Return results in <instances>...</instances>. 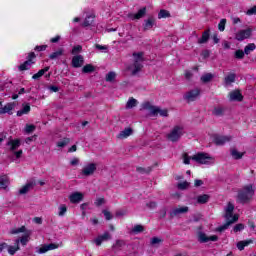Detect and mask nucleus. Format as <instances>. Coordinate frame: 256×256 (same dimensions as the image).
<instances>
[{
    "label": "nucleus",
    "instance_id": "f257e3e1",
    "mask_svg": "<svg viewBox=\"0 0 256 256\" xmlns=\"http://www.w3.org/2000/svg\"><path fill=\"white\" fill-rule=\"evenodd\" d=\"M224 211V219L226 220V223L217 228V231H219L220 233L225 231L226 229H229V227H231L233 223H237L239 221V215H233V211H235V205H233V203L229 202L225 207Z\"/></svg>",
    "mask_w": 256,
    "mask_h": 256
},
{
    "label": "nucleus",
    "instance_id": "f03ea898",
    "mask_svg": "<svg viewBox=\"0 0 256 256\" xmlns=\"http://www.w3.org/2000/svg\"><path fill=\"white\" fill-rule=\"evenodd\" d=\"M132 57L133 63L128 66V71L131 72V75H137L143 69V61H145L143 52L133 53Z\"/></svg>",
    "mask_w": 256,
    "mask_h": 256
},
{
    "label": "nucleus",
    "instance_id": "7ed1b4c3",
    "mask_svg": "<svg viewBox=\"0 0 256 256\" xmlns=\"http://www.w3.org/2000/svg\"><path fill=\"white\" fill-rule=\"evenodd\" d=\"M253 195H255L253 185H246L238 192L237 201L242 204L249 203L253 199Z\"/></svg>",
    "mask_w": 256,
    "mask_h": 256
},
{
    "label": "nucleus",
    "instance_id": "20e7f679",
    "mask_svg": "<svg viewBox=\"0 0 256 256\" xmlns=\"http://www.w3.org/2000/svg\"><path fill=\"white\" fill-rule=\"evenodd\" d=\"M183 135H185V127L176 125L166 135V139L171 143H177Z\"/></svg>",
    "mask_w": 256,
    "mask_h": 256
},
{
    "label": "nucleus",
    "instance_id": "39448f33",
    "mask_svg": "<svg viewBox=\"0 0 256 256\" xmlns=\"http://www.w3.org/2000/svg\"><path fill=\"white\" fill-rule=\"evenodd\" d=\"M192 161H195L199 165H214L215 158L205 152H199L192 156Z\"/></svg>",
    "mask_w": 256,
    "mask_h": 256
},
{
    "label": "nucleus",
    "instance_id": "423d86ee",
    "mask_svg": "<svg viewBox=\"0 0 256 256\" xmlns=\"http://www.w3.org/2000/svg\"><path fill=\"white\" fill-rule=\"evenodd\" d=\"M95 171H97V164L88 163L81 169V175L83 177H91V175H95Z\"/></svg>",
    "mask_w": 256,
    "mask_h": 256
},
{
    "label": "nucleus",
    "instance_id": "0eeeda50",
    "mask_svg": "<svg viewBox=\"0 0 256 256\" xmlns=\"http://www.w3.org/2000/svg\"><path fill=\"white\" fill-rule=\"evenodd\" d=\"M199 95H201V89L194 88V89L186 92V94L184 95V99L188 102L196 101V99L199 97Z\"/></svg>",
    "mask_w": 256,
    "mask_h": 256
},
{
    "label": "nucleus",
    "instance_id": "6e6552de",
    "mask_svg": "<svg viewBox=\"0 0 256 256\" xmlns=\"http://www.w3.org/2000/svg\"><path fill=\"white\" fill-rule=\"evenodd\" d=\"M54 249H59V245L55 243L45 244L41 247H37L36 253L43 255V253H47V251H53Z\"/></svg>",
    "mask_w": 256,
    "mask_h": 256
},
{
    "label": "nucleus",
    "instance_id": "1a4fd4ad",
    "mask_svg": "<svg viewBox=\"0 0 256 256\" xmlns=\"http://www.w3.org/2000/svg\"><path fill=\"white\" fill-rule=\"evenodd\" d=\"M251 33H253V30L251 28H248L246 30H240L236 33L235 39L237 41H244V39H249V37H251Z\"/></svg>",
    "mask_w": 256,
    "mask_h": 256
},
{
    "label": "nucleus",
    "instance_id": "9d476101",
    "mask_svg": "<svg viewBox=\"0 0 256 256\" xmlns=\"http://www.w3.org/2000/svg\"><path fill=\"white\" fill-rule=\"evenodd\" d=\"M218 239H219V237H217V235L207 236V234H205L203 232L198 233L199 243H209V241H217Z\"/></svg>",
    "mask_w": 256,
    "mask_h": 256
},
{
    "label": "nucleus",
    "instance_id": "9b49d317",
    "mask_svg": "<svg viewBox=\"0 0 256 256\" xmlns=\"http://www.w3.org/2000/svg\"><path fill=\"white\" fill-rule=\"evenodd\" d=\"M185 213H189V207H176L170 212V217H179V215H185Z\"/></svg>",
    "mask_w": 256,
    "mask_h": 256
},
{
    "label": "nucleus",
    "instance_id": "f8f14e48",
    "mask_svg": "<svg viewBox=\"0 0 256 256\" xmlns=\"http://www.w3.org/2000/svg\"><path fill=\"white\" fill-rule=\"evenodd\" d=\"M145 15H147V8L143 7L140 10H138L137 13H131L128 15L129 19H132V21H136L139 19H143V17H145Z\"/></svg>",
    "mask_w": 256,
    "mask_h": 256
},
{
    "label": "nucleus",
    "instance_id": "ddd939ff",
    "mask_svg": "<svg viewBox=\"0 0 256 256\" xmlns=\"http://www.w3.org/2000/svg\"><path fill=\"white\" fill-rule=\"evenodd\" d=\"M111 239V234L109 232H105L104 234L98 236L95 240L94 243L97 245V247L101 246V243L103 241H109Z\"/></svg>",
    "mask_w": 256,
    "mask_h": 256
},
{
    "label": "nucleus",
    "instance_id": "4468645a",
    "mask_svg": "<svg viewBox=\"0 0 256 256\" xmlns=\"http://www.w3.org/2000/svg\"><path fill=\"white\" fill-rule=\"evenodd\" d=\"M215 145H225L231 141V136H216L213 139Z\"/></svg>",
    "mask_w": 256,
    "mask_h": 256
},
{
    "label": "nucleus",
    "instance_id": "2eb2a0df",
    "mask_svg": "<svg viewBox=\"0 0 256 256\" xmlns=\"http://www.w3.org/2000/svg\"><path fill=\"white\" fill-rule=\"evenodd\" d=\"M70 203H81L83 201V193L74 192L69 196Z\"/></svg>",
    "mask_w": 256,
    "mask_h": 256
},
{
    "label": "nucleus",
    "instance_id": "dca6fc26",
    "mask_svg": "<svg viewBox=\"0 0 256 256\" xmlns=\"http://www.w3.org/2000/svg\"><path fill=\"white\" fill-rule=\"evenodd\" d=\"M37 185V183H35V181H30L28 182L26 185H24L20 190H19V194L20 195H27L28 191H31V189H33V187H35Z\"/></svg>",
    "mask_w": 256,
    "mask_h": 256
},
{
    "label": "nucleus",
    "instance_id": "f3484780",
    "mask_svg": "<svg viewBox=\"0 0 256 256\" xmlns=\"http://www.w3.org/2000/svg\"><path fill=\"white\" fill-rule=\"evenodd\" d=\"M13 109H15V103H7L4 107H0V115H5V113H8V115H12L13 112H11Z\"/></svg>",
    "mask_w": 256,
    "mask_h": 256
},
{
    "label": "nucleus",
    "instance_id": "a211bd4d",
    "mask_svg": "<svg viewBox=\"0 0 256 256\" xmlns=\"http://www.w3.org/2000/svg\"><path fill=\"white\" fill-rule=\"evenodd\" d=\"M229 99L230 101H243V94L239 90H234L230 92Z\"/></svg>",
    "mask_w": 256,
    "mask_h": 256
},
{
    "label": "nucleus",
    "instance_id": "6ab92c4d",
    "mask_svg": "<svg viewBox=\"0 0 256 256\" xmlns=\"http://www.w3.org/2000/svg\"><path fill=\"white\" fill-rule=\"evenodd\" d=\"M84 59L82 55H76L72 58V66L76 69L79 67H83Z\"/></svg>",
    "mask_w": 256,
    "mask_h": 256
},
{
    "label": "nucleus",
    "instance_id": "aec40b11",
    "mask_svg": "<svg viewBox=\"0 0 256 256\" xmlns=\"http://www.w3.org/2000/svg\"><path fill=\"white\" fill-rule=\"evenodd\" d=\"M131 135H133V129L125 128L117 135V139H127V137H131Z\"/></svg>",
    "mask_w": 256,
    "mask_h": 256
},
{
    "label": "nucleus",
    "instance_id": "412c9836",
    "mask_svg": "<svg viewBox=\"0 0 256 256\" xmlns=\"http://www.w3.org/2000/svg\"><path fill=\"white\" fill-rule=\"evenodd\" d=\"M7 146L10 147V151H17V148L21 147V140H10L7 142Z\"/></svg>",
    "mask_w": 256,
    "mask_h": 256
},
{
    "label": "nucleus",
    "instance_id": "4be33fe9",
    "mask_svg": "<svg viewBox=\"0 0 256 256\" xmlns=\"http://www.w3.org/2000/svg\"><path fill=\"white\" fill-rule=\"evenodd\" d=\"M158 115H160V117H169V110L161 109L159 106H156L153 117H157Z\"/></svg>",
    "mask_w": 256,
    "mask_h": 256
},
{
    "label": "nucleus",
    "instance_id": "5701e85b",
    "mask_svg": "<svg viewBox=\"0 0 256 256\" xmlns=\"http://www.w3.org/2000/svg\"><path fill=\"white\" fill-rule=\"evenodd\" d=\"M157 108V106H153L151 105L149 102H145L144 104H142V109L144 111H149V115L151 117H153V115L155 114V109Z\"/></svg>",
    "mask_w": 256,
    "mask_h": 256
},
{
    "label": "nucleus",
    "instance_id": "b1692460",
    "mask_svg": "<svg viewBox=\"0 0 256 256\" xmlns=\"http://www.w3.org/2000/svg\"><path fill=\"white\" fill-rule=\"evenodd\" d=\"M31 111V106L29 104H23L22 109L17 111V117H23V115H28Z\"/></svg>",
    "mask_w": 256,
    "mask_h": 256
},
{
    "label": "nucleus",
    "instance_id": "393cba45",
    "mask_svg": "<svg viewBox=\"0 0 256 256\" xmlns=\"http://www.w3.org/2000/svg\"><path fill=\"white\" fill-rule=\"evenodd\" d=\"M155 25V18L150 17L147 20L144 21L143 27L144 31H149V29H153V26Z\"/></svg>",
    "mask_w": 256,
    "mask_h": 256
},
{
    "label": "nucleus",
    "instance_id": "a878e982",
    "mask_svg": "<svg viewBox=\"0 0 256 256\" xmlns=\"http://www.w3.org/2000/svg\"><path fill=\"white\" fill-rule=\"evenodd\" d=\"M210 33H211V30L209 29L202 33V37L198 39L199 45H203L207 43V41H209Z\"/></svg>",
    "mask_w": 256,
    "mask_h": 256
},
{
    "label": "nucleus",
    "instance_id": "bb28decb",
    "mask_svg": "<svg viewBox=\"0 0 256 256\" xmlns=\"http://www.w3.org/2000/svg\"><path fill=\"white\" fill-rule=\"evenodd\" d=\"M16 246H9L7 245L6 249H8V253L9 255H15V253H17V251H19V239L16 240L15 242Z\"/></svg>",
    "mask_w": 256,
    "mask_h": 256
},
{
    "label": "nucleus",
    "instance_id": "cd10ccee",
    "mask_svg": "<svg viewBox=\"0 0 256 256\" xmlns=\"http://www.w3.org/2000/svg\"><path fill=\"white\" fill-rule=\"evenodd\" d=\"M251 243H253V240H243L239 241L236 246L239 251H243V249H245V247H249Z\"/></svg>",
    "mask_w": 256,
    "mask_h": 256
},
{
    "label": "nucleus",
    "instance_id": "c85d7f7f",
    "mask_svg": "<svg viewBox=\"0 0 256 256\" xmlns=\"http://www.w3.org/2000/svg\"><path fill=\"white\" fill-rule=\"evenodd\" d=\"M9 187V177L7 175L0 176V189H7Z\"/></svg>",
    "mask_w": 256,
    "mask_h": 256
},
{
    "label": "nucleus",
    "instance_id": "c756f323",
    "mask_svg": "<svg viewBox=\"0 0 256 256\" xmlns=\"http://www.w3.org/2000/svg\"><path fill=\"white\" fill-rule=\"evenodd\" d=\"M237 78V75L235 73H230L224 78L225 85H231L232 83H235V79Z\"/></svg>",
    "mask_w": 256,
    "mask_h": 256
},
{
    "label": "nucleus",
    "instance_id": "7c9ffc66",
    "mask_svg": "<svg viewBox=\"0 0 256 256\" xmlns=\"http://www.w3.org/2000/svg\"><path fill=\"white\" fill-rule=\"evenodd\" d=\"M31 65H33V61L26 60L23 64H21L18 69L19 71H29L31 69Z\"/></svg>",
    "mask_w": 256,
    "mask_h": 256
},
{
    "label": "nucleus",
    "instance_id": "2f4dec72",
    "mask_svg": "<svg viewBox=\"0 0 256 256\" xmlns=\"http://www.w3.org/2000/svg\"><path fill=\"white\" fill-rule=\"evenodd\" d=\"M63 53H64L63 48H59L57 51L49 55V59H51L52 61L55 59H59V57H62Z\"/></svg>",
    "mask_w": 256,
    "mask_h": 256
},
{
    "label": "nucleus",
    "instance_id": "473e14b6",
    "mask_svg": "<svg viewBox=\"0 0 256 256\" xmlns=\"http://www.w3.org/2000/svg\"><path fill=\"white\" fill-rule=\"evenodd\" d=\"M47 71H49V66L45 67L44 69L39 70L38 73H36L32 76V79H34V80L41 79V77H43L45 75V73H47Z\"/></svg>",
    "mask_w": 256,
    "mask_h": 256
},
{
    "label": "nucleus",
    "instance_id": "72a5a7b5",
    "mask_svg": "<svg viewBox=\"0 0 256 256\" xmlns=\"http://www.w3.org/2000/svg\"><path fill=\"white\" fill-rule=\"evenodd\" d=\"M213 77L215 76L212 73H206L201 76L200 81H202V83H209L213 80Z\"/></svg>",
    "mask_w": 256,
    "mask_h": 256
},
{
    "label": "nucleus",
    "instance_id": "f704fd0d",
    "mask_svg": "<svg viewBox=\"0 0 256 256\" xmlns=\"http://www.w3.org/2000/svg\"><path fill=\"white\" fill-rule=\"evenodd\" d=\"M143 231H145V227L141 224L135 225L131 230L134 235H139V233H143Z\"/></svg>",
    "mask_w": 256,
    "mask_h": 256
},
{
    "label": "nucleus",
    "instance_id": "c9c22d12",
    "mask_svg": "<svg viewBox=\"0 0 256 256\" xmlns=\"http://www.w3.org/2000/svg\"><path fill=\"white\" fill-rule=\"evenodd\" d=\"M209 201V195L203 194L197 197V203H200L201 205H205V203H208Z\"/></svg>",
    "mask_w": 256,
    "mask_h": 256
},
{
    "label": "nucleus",
    "instance_id": "e433bc0d",
    "mask_svg": "<svg viewBox=\"0 0 256 256\" xmlns=\"http://www.w3.org/2000/svg\"><path fill=\"white\" fill-rule=\"evenodd\" d=\"M255 49H256L255 43H250L245 46L244 53H245V55H249L251 53V51H255Z\"/></svg>",
    "mask_w": 256,
    "mask_h": 256
},
{
    "label": "nucleus",
    "instance_id": "4c0bfd02",
    "mask_svg": "<svg viewBox=\"0 0 256 256\" xmlns=\"http://www.w3.org/2000/svg\"><path fill=\"white\" fill-rule=\"evenodd\" d=\"M133 107H137V99L129 98L126 103V109H133Z\"/></svg>",
    "mask_w": 256,
    "mask_h": 256
},
{
    "label": "nucleus",
    "instance_id": "58836bf2",
    "mask_svg": "<svg viewBox=\"0 0 256 256\" xmlns=\"http://www.w3.org/2000/svg\"><path fill=\"white\" fill-rule=\"evenodd\" d=\"M31 236V231L26 232V234L24 236H22V238L19 240V243H21V245H27V243H29V237Z\"/></svg>",
    "mask_w": 256,
    "mask_h": 256
},
{
    "label": "nucleus",
    "instance_id": "ea45409f",
    "mask_svg": "<svg viewBox=\"0 0 256 256\" xmlns=\"http://www.w3.org/2000/svg\"><path fill=\"white\" fill-rule=\"evenodd\" d=\"M69 143H71V139L69 138H63L62 140L57 142V147H67V145H69Z\"/></svg>",
    "mask_w": 256,
    "mask_h": 256
},
{
    "label": "nucleus",
    "instance_id": "a19ab883",
    "mask_svg": "<svg viewBox=\"0 0 256 256\" xmlns=\"http://www.w3.org/2000/svg\"><path fill=\"white\" fill-rule=\"evenodd\" d=\"M191 185V183L184 181V182H180L177 184L178 189H180V191H185V189H189V186Z\"/></svg>",
    "mask_w": 256,
    "mask_h": 256
},
{
    "label": "nucleus",
    "instance_id": "79ce46f5",
    "mask_svg": "<svg viewBox=\"0 0 256 256\" xmlns=\"http://www.w3.org/2000/svg\"><path fill=\"white\" fill-rule=\"evenodd\" d=\"M93 19L94 17L89 15L85 18L84 22H83V27H89L90 25H93Z\"/></svg>",
    "mask_w": 256,
    "mask_h": 256
},
{
    "label": "nucleus",
    "instance_id": "37998d69",
    "mask_svg": "<svg viewBox=\"0 0 256 256\" xmlns=\"http://www.w3.org/2000/svg\"><path fill=\"white\" fill-rule=\"evenodd\" d=\"M167 17H171V14L167 10H160L158 13V19H167Z\"/></svg>",
    "mask_w": 256,
    "mask_h": 256
},
{
    "label": "nucleus",
    "instance_id": "c03bdc74",
    "mask_svg": "<svg viewBox=\"0 0 256 256\" xmlns=\"http://www.w3.org/2000/svg\"><path fill=\"white\" fill-rule=\"evenodd\" d=\"M93 71H95V67H93L91 64L85 65L82 68V73H93Z\"/></svg>",
    "mask_w": 256,
    "mask_h": 256
},
{
    "label": "nucleus",
    "instance_id": "a18cd8bd",
    "mask_svg": "<svg viewBox=\"0 0 256 256\" xmlns=\"http://www.w3.org/2000/svg\"><path fill=\"white\" fill-rule=\"evenodd\" d=\"M231 155H232L233 159H242V157H243V153L237 151L236 149H233L231 151Z\"/></svg>",
    "mask_w": 256,
    "mask_h": 256
},
{
    "label": "nucleus",
    "instance_id": "49530a36",
    "mask_svg": "<svg viewBox=\"0 0 256 256\" xmlns=\"http://www.w3.org/2000/svg\"><path fill=\"white\" fill-rule=\"evenodd\" d=\"M117 77V74L115 72H109L107 75H106V81L108 83H111V81H115V78Z\"/></svg>",
    "mask_w": 256,
    "mask_h": 256
},
{
    "label": "nucleus",
    "instance_id": "de8ad7c7",
    "mask_svg": "<svg viewBox=\"0 0 256 256\" xmlns=\"http://www.w3.org/2000/svg\"><path fill=\"white\" fill-rule=\"evenodd\" d=\"M11 235H17L19 233H25V226H22L20 228H14L10 231Z\"/></svg>",
    "mask_w": 256,
    "mask_h": 256
},
{
    "label": "nucleus",
    "instance_id": "09e8293b",
    "mask_svg": "<svg viewBox=\"0 0 256 256\" xmlns=\"http://www.w3.org/2000/svg\"><path fill=\"white\" fill-rule=\"evenodd\" d=\"M225 25H227V19L223 18L218 24L219 31H225Z\"/></svg>",
    "mask_w": 256,
    "mask_h": 256
},
{
    "label": "nucleus",
    "instance_id": "8fccbe9b",
    "mask_svg": "<svg viewBox=\"0 0 256 256\" xmlns=\"http://www.w3.org/2000/svg\"><path fill=\"white\" fill-rule=\"evenodd\" d=\"M67 213V206H65L64 204L59 206V217H63V215H65Z\"/></svg>",
    "mask_w": 256,
    "mask_h": 256
},
{
    "label": "nucleus",
    "instance_id": "3c124183",
    "mask_svg": "<svg viewBox=\"0 0 256 256\" xmlns=\"http://www.w3.org/2000/svg\"><path fill=\"white\" fill-rule=\"evenodd\" d=\"M81 51H83V46L77 45L72 48L71 53L72 55H77V53H81Z\"/></svg>",
    "mask_w": 256,
    "mask_h": 256
},
{
    "label": "nucleus",
    "instance_id": "603ef678",
    "mask_svg": "<svg viewBox=\"0 0 256 256\" xmlns=\"http://www.w3.org/2000/svg\"><path fill=\"white\" fill-rule=\"evenodd\" d=\"M234 57L236 59H243L245 57V51L243 52V50H236Z\"/></svg>",
    "mask_w": 256,
    "mask_h": 256
},
{
    "label": "nucleus",
    "instance_id": "864d4df0",
    "mask_svg": "<svg viewBox=\"0 0 256 256\" xmlns=\"http://www.w3.org/2000/svg\"><path fill=\"white\" fill-rule=\"evenodd\" d=\"M191 159H193V156H189L188 154H183V163L184 165H190Z\"/></svg>",
    "mask_w": 256,
    "mask_h": 256
},
{
    "label": "nucleus",
    "instance_id": "5fc2aeb1",
    "mask_svg": "<svg viewBox=\"0 0 256 256\" xmlns=\"http://www.w3.org/2000/svg\"><path fill=\"white\" fill-rule=\"evenodd\" d=\"M96 207H101V205H105V198H97L94 202Z\"/></svg>",
    "mask_w": 256,
    "mask_h": 256
},
{
    "label": "nucleus",
    "instance_id": "6e6d98bb",
    "mask_svg": "<svg viewBox=\"0 0 256 256\" xmlns=\"http://www.w3.org/2000/svg\"><path fill=\"white\" fill-rule=\"evenodd\" d=\"M136 171L138 173H149L151 171V167H148V168H143V167H138L136 168Z\"/></svg>",
    "mask_w": 256,
    "mask_h": 256
},
{
    "label": "nucleus",
    "instance_id": "4d7b16f0",
    "mask_svg": "<svg viewBox=\"0 0 256 256\" xmlns=\"http://www.w3.org/2000/svg\"><path fill=\"white\" fill-rule=\"evenodd\" d=\"M243 229H245V225L240 223L234 226L233 231L234 233H238V231H243Z\"/></svg>",
    "mask_w": 256,
    "mask_h": 256
},
{
    "label": "nucleus",
    "instance_id": "13d9d810",
    "mask_svg": "<svg viewBox=\"0 0 256 256\" xmlns=\"http://www.w3.org/2000/svg\"><path fill=\"white\" fill-rule=\"evenodd\" d=\"M163 242V240L161 239V238H159V237H153L152 239H151V245H159V243H162Z\"/></svg>",
    "mask_w": 256,
    "mask_h": 256
},
{
    "label": "nucleus",
    "instance_id": "bf43d9fd",
    "mask_svg": "<svg viewBox=\"0 0 256 256\" xmlns=\"http://www.w3.org/2000/svg\"><path fill=\"white\" fill-rule=\"evenodd\" d=\"M103 215L107 221H111L113 219V216L111 215V212L107 210H103Z\"/></svg>",
    "mask_w": 256,
    "mask_h": 256
},
{
    "label": "nucleus",
    "instance_id": "052dcab7",
    "mask_svg": "<svg viewBox=\"0 0 256 256\" xmlns=\"http://www.w3.org/2000/svg\"><path fill=\"white\" fill-rule=\"evenodd\" d=\"M95 47H96V49H98L99 51H102V53H107V49H108L107 46H103V45H100V44H96Z\"/></svg>",
    "mask_w": 256,
    "mask_h": 256
},
{
    "label": "nucleus",
    "instance_id": "680f3d73",
    "mask_svg": "<svg viewBox=\"0 0 256 256\" xmlns=\"http://www.w3.org/2000/svg\"><path fill=\"white\" fill-rule=\"evenodd\" d=\"M213 114L217 117H221V115H223V108H215Z\"/></svg>",
    "mask_w": 256,
    "mask_h": 256
},
{
    "label": "nucleus",
    "instance_id": "e2e57ef3",
    "mask_svg": "<svg viewBox=\"0 0 256 256\" xmlns=\"http://www.w3.org/2000/svg\"><path fill=\"white\" fill-rule=\"evenodd\" d=\"M246 15H248V16L256 15V6H253L252 8L248 9L246 11Z\"/></svg>",
    "mask_w": 256,
    "mask_h": 256
},
{
    "label": "nucleus",
    "instance_id": "0e129e2a",
    "mask_svg": "<svg viewBox=\"0 0 256 256\" xmlns=\"http://www.w3.org/2000/svg\"><path fill=\"white\" fill-rule=\"evenodd\" d=\"M35 125H26V127H25V131L27 132V133H33V131H35Z\"/></svg>",
    "mask_w": 256,
    "mask_h": 256
},
{
    "label": "nucleus",
    "instance_id": "69168bd1",
    "mask_svg": "<svg viewBox=\"0 0 256 256\" xmlns=\"http://www.w3.org/2000/svg\"><path fill=\"white\" fill-rule=\"evenodd\" d=\"M146 207H148V209H155L157 208V202H148Z\"/></svg>",
    "mask_w": 256,
    "mask_h": 256
},
{
    "label": "nucleus",
    "instance_id": "338daca9",
    "mask_svg": "<svg viewBox=\"0 0 256 256\" xmlns=\"http://www.w3.org/2000/svg\"><path fill=\"white\" fill-rule=\"evenodd\" d=\"M159 213H160V217L164 219V217L167 216V208H162Z\"/></svg>",
    "mask_w": 256,
    "mask_h": 256
},
{
    "label": "nucleus",
    "instance_id": "774afa93",
    "mask_svg": "<svg viewBox=\"0 0 256 256\" xmlns=\"http://www.w3.org/2000/svg\"><path fill=\"white\" fill-rule=\"evenodd\" d=\"M47 49V45H41V46H36L35 51H45Z\"/></svg>",
    "mask_w": 256,
    "mask_h": 256
}]
</instances>
